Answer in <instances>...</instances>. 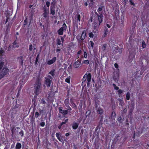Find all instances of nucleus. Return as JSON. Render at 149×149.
I'll return each mask as SVG.
<instances>
[{
	"instance_id": "obj_1",
	"label": "nucleus",
	"mask_w": 149,
	"mask_h": 149,
	"mask_svg": "<svg viewBox=\"0 0 149 149\" xmlns=\"http://www.w3.org/2000/svg\"><path fill=\"white\" fill-rule=\"evenodd\" d=\"M42 78L39 76L37 77L34 84V93L36 95H38L41 91L42 88Z\"/></svg>"
},
{
	"instance_id": "obj_2",
	"label": "nucleus",
	"mask_w": 149,
	"mask_h": 149,
	"mask_svg": "<svg viewBox=\"0 0 149 149\" xmlns=\"http://www.w3.org/2000/svg\"><path fill=\"white\" fill-rule=\"evenodd\" d=\"M97 16L98 19L99 23L98 25L97 24L96 26H95V25H96V24H95V25L94 27V32L95 33H97L98 32V30L97 29L98 28V26H99V25H100V23L102 22V19H103L102 18L103 17V15L102 14H101L100 15H97Z\"/></svg>"
},
{
	"instance_id": "obj_3",
	"label": "nucleus",
	"mask_w": 149,
	"mask_h": 149,
	"mask_svg": "<svg viewBox=\"0 0 149 149\" xmlns=\"http://www.w3.org/2000/svg\"><path fill=\"white\" fill-rule=\"evenodd\" d=\"M43 14H42L43 17L45 18H49V8H47L45 6L43 8Z\"/></svg>"
},
{
	"instance_id": "obj_4",
	"label": "nucleus",
	"mask_w": 149,
	"mask_h": 149,
	"mask_svg": "<svg viewBox=\"0 0 149 149\" xmlns=\"http://www.w3.org/2000/svg\"><path fill=\"white\" fill-rule=\"evenodd\" d=\"M11 113L10 114L11 117L13 119L14 118L15 114L18 113L19 112L20 109L18 108H14L11 110Z\"/></svg>"
},
{
	"instance_id": "obj_5",
	"label": "nucleus",
	"mask_w": 149,
	"mask_h": 149,
	"mask_svg": "<svg viewBox=\"0 0 149 149\" xmlns=\"http://www.w3.org/2000/svg\"><path fill=\"white\" fill-rule=\"evenodd\" d=\"M98 104L99 103H98V101H95V105L96 110L97 112L98 113L101 114L103 113V110L100 107H98Z\"/></svg>"
},
{
	"instance_id": "obj_6",
	"label": "nucleus",
	"mask_w": 149,
	"mask_h": 149,
	"mask_svg": "<svg viewBox=\"0 0 149 149\" xmlns=\"http://www.w3.org/2000/svg\"><path fill=\"white\" fill-rule=\"evenodd\" d=\"M45 84L47 87H49L51 86V83L52 84V80H50L47 77H45Z\"/></svg>"
},
{
	"instance_id": "obj_7",
	"label": "nucleus",
	"mask_w": 149,
	"mask_h": 149,
	"mask_svg": "<svg viewBox=\"0 0 149 149\" xmlns=\"http://www.w3.org/2000/svg\"><path fill=\"white\" fill-rule=\"evenodd\" d=\"M134 106V102L132 101L131 102V104L130 106V108L129 110V115H131L132 114V112L133 111Z\"/></svg>"
},
{
	"instance_id": "obj_8",
	"label": "nucleus",
	"mask_w": 149,
	"mask_h": 149,
	"mask_svg": "<svg viewBox=\"0 0 149 149\" xmlns=\"http://www.w3.org/2000/svg\"><path fill=\"white\" fill-rule=\"evenodd\" d=\"M62 107H60L58 108L59 112L60 113L62 114L64 116L67 115L68 112L71 113L70 111H68V110H63L62 109Z\"/></svg>"
},
{
	"instance_id": "obj_9",
	"label": "nucleus",
	"mask_w": 149,
	"mask_h": 149,
	"mask_svg": "<svg viewBox=\"0 0 149 149\" xmlns=\"http://www.w3.org/2000/svg\"><path fill=\"white\" fill-rule=\"evenodd\" d=\"M9 70V69L7 68H3L0 73L4 77L8 74Z\"/></svg>"
},
{
	"instance_id": "obj_10",
	"label": "nucleus",
	"mask_w": 149,
	"mask_h": 149,
	"mask_svg": "<svg viewBox=\"0 0 149 149\" xmlns=\"http://www.w3.org/2000/svg\"><path fill=\"white\" fill-rule=\"evenodd\" d=\"M145 57V56L144 55H142L141 56V57L139 59V62H140V64H141V65L142 67L144 65H143V62H147V61L146 60H144L143 59V58H144V57Z\"/></svg>"
},
{
	"instance_id": "obj_11",
	"label": "nucleus",
	"mask_w": 149,
	"mask_h": 149,
	"mask_svg": "<svg viewBox=\"0 0 149 149\" xmlns=\"http://www.w3.org/2000/svg\"><path fill=\"white\" fill-rule=\"evenodd\" d=\"M86 79L87 75L86 74L84 76L82 79V82L81 84L82 86L83 85L84 86H85L86 85L87 82V81H86Z\"/></svg>"
},
{
	"instance_id": "obj_12",
	"label": "nucleus",
	"mask_w": 149,
	"mask_h": 149,
	"mask_svg": "<svg viewBox=\"0 0 149 149\" xmlns=\"http://www.w3.org/2000/svg\"><path fill=\"white\" fill-rule=\"evenodd\" d=\"M50 14L54 16L55 14V7L53 6H51L50 7Z\"/></svg>"
},
{
	"instance_id": "obj_13",
	"label": "nucleus",
	"mask_w": 149,
	"mask_h": 149,
	"mask_svg": "<svg viewBox=\"0 0 149 149\" xmlns=\"http://www.w3.org/2000/svg\"><path fill=\"white\" fill-rule=\"evenodd\" d=\"M56 60V58L55 57H54L52 59L48 61L47 63V64L49 65H51L53 64Z\"/></svg>"
},
{
	"instance_id": "obj_14",
	"label": "nucleus",
	"mask_w": 149,
	"mask_h": 149,
	"mask_svg": "<svg viewBox=\"0 0 149 149\" xmlns=\"http://www.w3.org/2000/svg\"><path fill=\"white\" fill-rule=\"evenodd\" d=\"M89 9L91 11V13H93V0H91L90 3L89 4Z\"/></svg>"
},
{
	"instance_id": "obj_15",
	"label": "nucleus",
	"mask_w": 149,
	"mask_h": 149,
	"mask_svg": "<svg viewBox=\"0 0 149 149\" xmlns=\"http://www.w3.org/2000/svg\"><path fill=\"white\" fill-rule=\"evenodd\" d=\"M70 103L71 104L70 106H72V107L75 109H76L77 108V106L76 104L74 102L73 100H72V99L71 98L70 99Z\"/></svg>"
},
{
	"instance_id": "obj_16",
	"label": "nucleus",
	"mask_w": 149,
	"mask_h": 149,
	"mask_svg": "<svg viewBox=\"0 0 149 149\" xmlns=\"http://www.w3.org/2000/svg\"><path fill=\"white\" fill-rule=\"evenodd\" d=\"M81 61L79 60H78L77 61H75L74 63L73 66L75 68H78L80 64Z\"/></svg>"
},
{
	"instance_id": "obj_17",
	"label": "nucleus",
	"mask_w": 149,
	"mask_h": 149,
	"mask_svg": "<svg viewBox=\"0 0 149 149\" xmlns=\"http://www.w3.org/2000/svg\"><path fill=\"white\" fill-rule=\"evenodd\" d=\"M17 59H19V64L22 66L23 65L24 58L23 56H20L17 58Z\"/></svg>"
},
{
	"instance_id": "obj_18",
	"label": "nucleus",
	"mask_w": 149,
	"mask_h": 149,
	"mask_svg": "<svg viewBox=\"0 0 149 149\" xmlns=\"http://www.w3.org/2000/svg\"><path fill=\"white\" fill-rule=\"evenodd\" d=\"M56 136L57 139L60 141L62 142L63 141V140L61 138V135L60 132L56 133Z\"/></svg>"
},
{
	"instance_id": "obj_19",
	"label": "nucleus",
	"mask_w": 149,
	"mask_h": 149,
	"mask_svg": "<svg viewBox=\"0 0 149 149\" xmlns=\"http://www.w3.org/2000/svg\"><path fill=\"white\" fill-rule=\"evenodd\" d=\"M78 125L79 124L78 123H76L74 122L72 124V128L74 130H76L77 128Z\"/></svg>"
},
{
	"instance_id": "obj_20",
	"label": "nucleus",
	"mask_w": 149,
	"mask_h": 149,
	"mask_svg": "<svg viewBox=\"0 0 149 149\" xmlns=\"http://www.w3.org/2000/svg\"><path fill=\"white\" fill-rule=\"evenodd\" d=\"M63 28L61 27L58 30V33L59 35H62L63 34Z\"/></svg>"
},
{
	"instance_id": "obj_21",
	"label": "nucleus",
	"mask_w": 149,
	"mask_h": 149,
	"mask_svg": "<svg viewBox=\"0 0 149 149\" xmlns=\"http://www.w3.org/2000/svg\"><path fill=\"white\" fill-rule=\"evenodd\" d=\"M19 47V45H18L17 43L16 40H15L13 42V46L12 49L14 48H18Z\"/></svg>"
},
{
	"instance_id": "obj_22",
	"label": "nucleus",
	"mask_w": 149,
	"mask_h": 149,
	"mask_svg": "<svg viewBox=\"0 0 149 149\" xmlns=\"http://www.w3.org/2000/svg\"><path fill=\"white\" fill-rule=\"evenodd\" d=\"M86 34V32L85 31H83L81 34V38L82 40H83L84 39L85 36Z\"/></svg>"
},
{
	"instance_id": "obj_23",
	"label": "nucleus",
	"mask_w": 149,
	"mask_h": 149,
	"mask_svg": "<svg viewBox=\"0 0 149 149\" xmlns=\"http://www.w3.org/2000/svg\"><path fill=\"white\" fill-rule=\"evenodd\" d=\"M69 103V97L65 99L64 101V104L66 106H68Z\"/></svg>"
},
{
	"instance_id": "obj_24",
	"label": "nucleus",
	"mask_w": 149,
	"mask_h": 149,
	"mask_svg": "<svg viewBox=\"0 0 149 149\" xmlns=\"http://www.w3.org/2000/svg\"><path fill=\"white\" fill-rule=\"evenodd\" d=\"M55 69H53L50 72H49V74H51L52 77H54L55 75Z\"/></svg>"
},
{
	"instance_id": "obj_25",
	"label": "nucleus",
	"mask_w": 149,
	"mask_h": 149,
	"mask_svg": "<svg viewBox=\"0 0 149 149\" xmlns=\"http://www.w3.org/2000/svg\"><path fill=\"white\" fill-rule=\"evenodd\" d=\"M117 100L119 102V104L120 105L122 106L124 105V102L122 99L118 98Z\"/></svg>"
},
{
	"instance_id": "obj_26",
	"label": "nucleus",
	"mask_w": 149,
	"mask_h": 149,
	"mask_svg": "<svg viewBox=\"0 0 149 149\" xmlns=\"http://www.w3.org/2000/svg\"><path fill=\"white\" fill-rule=\"evenodd\" d=\"M109 32V30L107 29V28L106 27H105L104 29V34L103 36V37H105L107 35V33Z\"/></svg>"
},
{
	"instance_id": "obj_27",
	"label": "nucleus",
	"mask_w": 149,
	"mask_h": 149,
	"mask_svg": "<svg viewBox=\"0 0 149 149\" xmlns=\"http://www.w3.org/2000/svg\"><path fill=\"white\" fill-rule=\"evenodd\" d=\"M22 148V145L21 143H16L15 148L16 149H20Z\"/></svg>"
},
{
	"instance_id": "obj_28",
	"label": "nucleus",
	"mask_w": 149,
	"mask_h": 149,
	"mask_svg": "<svg viewBox=\"0 0 149 149\" xmlns=\"http://www.w3.org/2000/svg\"><path fill=\"white\" fill-rule=\"evenodd\" d=\"M120 137V136L118 134H117L116 135V136L115 138L114 139V140H113L114 143H116V142H117V141L118 140H119L118 138H119Z\"/></svg>"
},
{
	"instance_id": "obj_29",
	"label": "nucleus",
	"mask_w": 149,
	"mask_h": 149,
	"mask_svg": "<svg viewBox=\"0 0 149 149\" xmlns=\"http://www.w3.org/2000/svg\"><path fill=\"white\" fill-rule=\"evenodd\" d=\"M118 74L116 73V74H115L113 77V79L116 82H117V81H118L117 79L118 77Z\"/></svg>"
},
{
	"instance_id": "obj_30",
	"label": "nucleus",
	"mask_w": 149,
	"mask_h": 149,
	"mask_svg": "<svg viewBox=\"0 0 149 149\" xmlns=\"http://www.w3.org/2000/svg\"><path fill=\"white\" fill-rule=\"evenodd\" d=\"M87 81L89 82H91V74L90 73H88L87 75Z\"/></svg>"
},
{
	"instance_id": "obj_31",
	"label": "nucleus",
	"mask_w": 149,
	"mask_h": 149,
	"mask_svg": "<svg viewBox=\"0 0 149 149\" xmlns=\"http://www.w3.org/2000/svg\"><path fill=\"white\" fill-rule=\"evenodd\" d=\"M76 18H77V21L80 22L81 19V16L79 14H77L75 16Z\"/></svg>"
},
{
	"instance_id": "obj_32",
	"label": "nucleus",
	"mask_w": 149,
	"mask_h": 149,
	"mask_svg": "<svg viewBox=\"0 0 149 149\" xmlns=\"http://www.w3.org/2000/svg\"><path fill=\"white\" fill-rule=\"evenodd\" d=\"M61 44V41L59 38H57L56 40V45H60Z\"/></svg>"
},
{
	"instance_id": "obj_33",
	"label": "nucleus",
	"mask_w": 149,
	"mask_h": 149,
	"mask_svg": "<svg viewBox=\"0 0 149 149\" xmlns=\"http://www.w3.org/2000/svg\"><path fill=\"white\" fill-rule=\"evenodd\" d=\"M99 54L97 53L96 51L94 52V55L95 56V57L96 58V60L97 61L98 58L97 57H98Z\"/></svg>"
},
{
	"instance_id": "obj_34",
	"label": "nucleus",
	"mask_w": 149,
	"mask_h": 149,
	"mask_svg": "<svg viewBox=\"0 0 149 149\" xmlns=\"http://www.w3.org/2000/svg\"><path fill=\"white\" fill-rule=\"evenodd\" d=\"M11 129L12 133L11 135L13 136V135L14 134V132H15L16 129L14 127H11Z\"/></svg>"
},
{
	"instance_id": "obj_35",
	"label": "nucleus",
	"mask_w": 149,
	"mask_h": 149,
	"mask_svg": "<svg viewBox=\"0 0 149 149\" xmlns=\"http://www.w3.org/2000/svg\"><path fill=\"white\" fill-rule=\"evenodd\" d=\"M130 94L129 92H127L126 95V99L127 100H129L130 99Z\"/></svg>"
},
{
	"instance_id": "obj_36",
	"label": "nucleus",
	"mask_w": 149,
	"mask_h": 149,
	"mask_svg": "<svg viewBox=\"0 0 149 149\" xmlns=\"http://www.w3.org/2000/svg\"><path fill=\"white\" fill-rule=\"evenodd\" d=\"M130 4L131 5L134 6H135V3L134 1L132 0H129Z\"/></svg>"
},
{
	"instance_id": "obj_37",
	"label": "nucleus",
	"mask_w": 149,
	"mask_h": 149,
	"mask_svg": "<svg viewBox=\"0 0 149 149\" xmlns=\"http://www.w3.org/2000/svg\"><path fill=\"white\" fill-rule=\"evenodd\" d=\"M89 46H90L91 45V46L92 47V49H93V42L92 41H90L88 43Z\"/></svg>"
},
{
	"instance_id": "obj_38",
	"label": "nucleus",
	"mask_w": 149,
	"mask_h": 149,
	"mask_svg": "<svg viewBox=\"0 0 149 149\" xmlns=\"http://www.w3.org/2000/svg\"><path fill=\"white\" fill-rule=\"evenodd\" d=\"M65 81L68 83L69 84L70 82V77H68L66 79H65Z\"/></svg>"
},
{
	"instance_id": "obj_39",
	"label": "nucleus",
	"mask_w": 149,
	"mask_h": 149,
	"mask_svg": "<svg viewBox=\"0 0 149 149\" xmlns=\"http://www.w3.org/2000/svg\"><path fill=\"white\" fill-rule=\"evenodd\" d=\"M142 46L143 48H146V44L144 40L142 41Z\"/></svg>"
},
{
	"instance_id": "obj_40",
	"label": "nucleus",
	"mask_w": 149,
	"mask_h": 149,
	"mask_svg": "<svg viewBox=\"0 0 149 149\" xmlns=\"http://www.w3.org/2000/svg\"><path fill=\"white\" fill-rule=\"evenodd\" d=\"M82 102H80L79 106V110H82Z\"/></svg>"
},
{
	"instance_id": "obj_41",
	"label": "nucleus",
	"mask_w": 149,
	"mask_h": 149,
	"mask_svg": "<svg viewBox=\"0 0 149 149\" xmlns=\"http://www.w3.org/2000/svg\"><path fill=\"white\" fill-rule=\"evenodd\" d=\"M116 115V113L115 112H113L111 114V118H112L113 119L115 117Z\"/></svg>"
},
{
	"instance_id": "obj_42",
	"label": "nucleus",
	"mask_w": 149,
	"mask_h": 149,
	"mask_svg": "<svg viewBox=\"0 0 149 149\" xmlns=\"http://www.w3.org/2000/svg\"><path fill=\"white\" fill-rule=\"evenodd\" d=\"M91 111L90 110H88L87 111L86 113V117H87L89 116L91 113Z\"/></svg>"
},
{
	"instance_id": "obj_43",
	"label": "nucleus",
	"mask_w": 149,
	"mask_h": 149,
	"mask_svg": "<svg viewBox=\"0 0 149 149\" xmlns=\"http://www.w3.org/2000/svg\"><path fill=\"white\" fill-rule=\"evenodd\" d=\"M39 55L38 54L37 56H36V60L35 62V64L36 65L37 63L38 62V59H39Z\"/></svg>"
},
{
	"instance_id": "obj_44",
	"label": "nucleus",
	"mask_w": 149,
	"mask_h": 149,
	"mask_svg": "<svg viewBox=\"0 0 149 149\" xmlns=\"http://www.w3.org/2000/svg\"><path fill=\"white\" fill-rule=\"evenodd\" d=\"M61 37V42L62 41V46L63 45V43L64 41V37L62 36H60Z\"/></svg>"
},
{
	"instance_id": "obj_45",
	"label": "nucleus",
	"mask_w": 149,
	"mask_h": 149,
	"mask_svg": "<svg viewBox=\"0 0 149 149\" xmlns=\"http://www.w3.org/2000/svg\"><path fill=\"white\" fill-rule=\"evenodd\" d=\"M39 115V113L38 111H36L35 113V118H37L38 117Z\"/></svg>"
},
{
	"instance_id": "obj_46",
	"label": "nucleus",
	"mask_w": 149,
	"mask_h": 149,
	"mask_svg": "<svg viewBox=\"0 0 149 149\" xmlns=\"http://www.w3.org/2000/svg\"><path fill=\"white\" fill-rule=\"evenodd\" d=\"M68 119H66L64 122H63L61 123V125H62L63 124H65L66 123H67V122H68Z\"/></svg>"
},
{
	"instance_id": "obj_47",
	"label": "nucleus",
	"mask_w": 149,
	"mask_h": 149,
	"mask_svg": "<svg viewBox=\"0 0 149 149\" xmlns=\"http://www.w3.org/2000/svg\"><path fill=\"white\" fill-rule=\"evenodd\" d=\"M62 28H63V30H66L67 29V26L65 23H64L63 25Z\"/></svg>"
},
{
	"instance_id": "obj_48",
	"label": "nucleus",
	"mask_w": 149,
	"mask_h": 149,
	"mask_svg": "<svg viewBox=\"0 0 149 149\" xmlns=\"http://www.w3.org/2000/svg\"><path fill=\"white\" fill-rule=\"evenodd\" d=\"M83 63L84 64H88L89 63V61L88 60H86L84 61H83Z\"/></svg>"
},
{
	"instance_id": "obj_49",
	"label": "nucleus",
	"mask_w": 149,
	"mask_h": 149,
	"mask_svg": "<svg viewBox=\"0 0 149 149\" xmlns=\"http://www.w3.org/2000/svg\"><path fill=\"white\" fill-rule=\"evenodd\" d=\"M121 120L122 118L120 116H119L117 119V120L119 123H121L122 122Z\"/></svg>"
},
{
	"instance_id": "obj_50",
	"label": "nucleus",
	"mask_w": 149,
	"mask_h": 149,
	"mask_svg": "<svg viewBox=\"0 0 149 149\" xmlns=\"http://www.w3.org/2000/svg\"><path fill=\"white\" fill-rule=\"evenodd\" d=\"M87 87L89 88L91 87V82H89L88 81H87Z\"/></svg>"
},
{
	"instance_id": "obj_51",
	"label": "nucleus",
	"mask_w": 149,
	"mask_h": 149,
	"mask_svg": "<svg viewBox=\"0 0 149 149\" xmlns=\"http://www.w3.org/2000/svg\"><path fill=\"white\" fill-rule=\"evenodd\" d=\"M12 47L11 45H9L8 47V48L7 51H10L11 50V49H12Z\"/></svg>"
},
{
	"instance_id": "obj_52",
	"label": "nucleus",
	"mask_w": 149,
	"mask_h": 149,
	"mask_svg": "<svg viewBox=\"0 0 149 149\" xmlns=\"http://www.w3.org/2000/svg\"><path fill=\"white\" fill-rule=\"evenodd\" d=\"M24 25L25 26L28 23V20L27 19V18H26L24 20Z\"/></svg>"
},
{
	"instance_id": "obj_53",
	"label": "nucleus",
	"mask_w": 149,
	"mask_h": 149,
	"mask_svg": "<svg viewBox=\"0 0 149 149\" xmlns=\"http://www.w3.org/2000/svg\"><path fill=\"white\" fill-rule=\"evenodd\" d=\"M50 3L48 1H47L46 2V5L47 6V8H49V7L50 6Z\"/></svg>"
},
{
	"instance_id": "obj_54",
	"label": "nucleus",
	"mask_w": 149,
	"mask_h": 149,
	"mask_svg": "<svg viewBox=\"0 0 149 149\" xmlns=\"http://www.w3.org/2000/svg\"><path fill=\"white\" fill-rule=\"evenodd\" d=\"M93 13H92V16L91 17L90 19L88 20V23H90L91 22H92L93 21Z\"/></svg>"
},
{
	"instance_id": "obj_55",
	"label": "nucleus",
	"mask_w": 149,
	"mask_h": 149,
	"mask_svg": "<svg viewBox=\"0 0 149 149\" xmlns=\"http://www.w3.org/2000/svg\"><path fill=\"white\" fill-rule=\"evenodd\" d=\"M19 134L21 135L22 137H23L24 135V132L22 130L21 131L19 132Z\"/></svg>"
},
{
	"instance_id": "obj_56",
	"label": "nucleus",
	"mask_w": 149,
	"mask_h": 149,
	"mask_svg": "<svg viewBox=\"0 0 149 149\" xmlns=\"http://www.w3.org/2000/svg\"><path fill=\"white\" fill-rule=\"evenodd\" d=\"M29 50L30 51H31L33 49V45L32 44H31L29 45Z\"/></svg>"
},
{
	"instance_id": "obj_57",
	"label": "nucleus",
	"mask_w": 149,
	"mask_h": 149,
	"mask_svg": "<svg viewBox=\"0 0 149 149\" xmlns=\"http://www.w3.org/2000/svg\"><path fill=\"white\" fill-rule=\"evenodd\" d=\"M45 103L46 102H45V100L43 99H42L40 102V104H45Z\"/></svg>"
},
{
	"instance_id": "obj_58",
	"label": "nucleus",
	"mask_w": 149,
	"mask_h": 149,
	"mask_svg": "<svg viewBox=\"0 0 149 149\" xmlns=\"http://www.w3.org/2000/svg\"><path fill=\"white\" fill-rule=\"evenodd\" d=\"M45 124L44 122H42L40 123V125L41 127H43L44 126Z\"/></svg>"
},
{
	"instance_id": "obj_59",
	"label": "nucleus",
	"mask_w": 149,
	"mask_h": 149,
	"mask_svg": "<svg viewBox=\"0 0 149 149\" xmlns=\"http://www.w3.org/2000/svg\"><path fill=\"white\" fill-rule=\"evenodd\" d=\"M123 92V91L121 89H119L118 91V94H121Z\"/></svg>"
},
{
	"instance_id": "obj_60",
	"label": "nucleus",
	"mask_w": 149,
	"mask_h": 149,
	"mask_svg": "<svg viewBox=\"0 0 149 149\" xmlns=\"http://www.w3.org/2000/svg\"><path fill=\"white\" fill-rule=\"evenodd\" d=\"M84 57L85 58H86L87 56V53L86 52H84Z\"/></svg>"
},
{
	"instance_id": "obj_61",
	"label": "nucleus",
	"mask_w": 149,
	"mask_h": 149,
	"mask_svg": "<svg viewBox=\"0 0 149 149\" xmlns=\"http://www.w3.org/2000/svg\"><path fill=\"white\" fill-rule=\"evenodd\" d=\"M119 49V48L118 47H116L115 48V51H116V52L118 53V50Z\"/></svg>"
},
{
	"instance_id": "obj_62",
	"label": "nucleus",
	"mask_w": 149,
	"mask_h": 149,
	"mask_svg": "<svg viewBox=\"0 0 149 149\" xmlns=\"http://www.w3.org/2000/svg\"><path fill=\"white\" fill-rule=\"evenodd\" d=\"M66 107H68V109L66 110H68V111H70L72 110L70 106H69V105H68V106H66Z\"/></svg>"
},
{
	"instance_id": "obj_63",
	"label": "nucleus",
	"mask_w": 149,
	"mask_h": 149,
	"mask_svg": "<svg viewBox=\"0 0 149 149\" xmlns=\"http://www.w3.org/2000/svg\"><path fill=\"white\" fill-rule=\"evenodd\" d=\"M106 45H104L102 46V49L103 51L105 50L106 48Z\"/></svg>"
},
{
	"instance_id": "obj_64",
	"label": "nucleus",
	"mask_w": 149,
	"mask_h": 149,
	"mask_svg": "<svg viewBox=\"0 0 149 149\" xmlns=\"http://www.w3.org/2000/svg\"><path fill=\"white\" fill-rule=\"evenodd\" d=\"M127 106H126L125 108L123 110V112L124 113H126L127 111Z\"/></svg>"
}]
</instances>
